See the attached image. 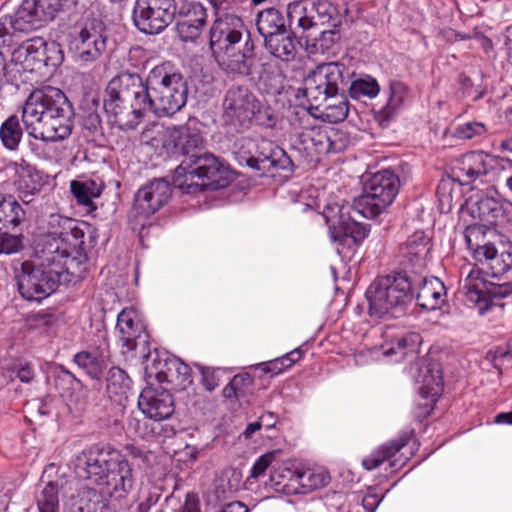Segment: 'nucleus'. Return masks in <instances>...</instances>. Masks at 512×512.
Returning <instances> with one entry per match:
<instances>
[{"mask_svg":"<svg viewBox=\"0 0 512 512\" xmlns=\"http://www.w3.org/2000/svg\"><path fill=\"white\" fill-rule=\"evenodd\" d=\"M83 224L59 214L48 219V233L36 248L33 259L21 263L16 273L20 295L27 301L40 302L60 284L76 283L88 269L83 251Z\"/></svg>","mask_w":512,"mask_h":512,"instance_id":"obj_1","label":"nucleus"},{"mask_svg":"<svg viewBox=\"0 0 512 512\" xmlns=\"http://www.w3.org/2000/svg\"><path fill=\"white\" fill-rule=\"evenodd\" d=\"M188 88L180 73L171 72L169 64L154 67L146 82L135 73L112 78L105 90L104 109L109 122L121 130L135 128L151 113L169 117L187 102Z\"/></svg>","mask_w":512,"mask_h":512,"instance_id":"obj_2","label":"nucleus"},{"mask_svg":"<svg viewBox=\"0 0 512 512\" xmlns=\"http://www.w3.org/2000/svg\"><path fill=\"white\" fill-rule=\"evenodd\" d=\"M78 478L88 481L102 497L126 498L133 490V468L122 453L109 445H94L76 455L72 462Z\"/></svg>","mask_w":512,"mask_h":512,"instance_id":"obj_3","label":"nucleus"},{"mask_svg":"<svg viewBox=\"0 0 512 512\" xmlns=\"http://www.w3.org/2000/svg\"><path fill=\"white\" fill-rule=\"evenodd\" d=\"M347 68L344 64L330 62L319 65L309 73L297 90L296 97L304 106V118L311 119V111L320 112V117L329 123L344 121L348 116L347 98L339 93L345 82Z\"/></svg>","mask_w":512,"mask_h":512,"instance_id":"obj_4","label":"nucleus"},{"mask_svg":"<svg viewBox=\"0 0 512 512\" xmlns=\"http://www.w3.org/2000/svg\"><path fill=\"white\" fill-rule=\"evenodd\" d=\"M73 115L66 95L54 87L32 92L22 108V121L28 135L48 142L70 136Z\"/></svg>","mask_w":512,"mask_h":512,"instance_id":"obj_5","label":"nucleus"},{"mask_svg":"<svg viewBox=\"0 0 512 512\" xmlns=\"http://www.w3.org/2000/svg\"><path fill=\"white\" fill-rule=\"evenodd\" d=\"M229 165L211 153L191 155L174 171L173 184L183 194L197 196L219 190L233 181Z\"/></svg>","mask_w":512,"mask_h":512,"instance_id":"obj_6","label":"nucleus"},{"mask_svg":"<svg viewBox=\"0 0 512 512\" xmlns=\"http://www.w3.org/2000/svg\"><path fill=\"white\" fill-rule=\"evenodd\" d=\"M415 281L407 271L378 277L365 293L369 315L378 319L403 315L414 298Z\"/></svg>","mask_w":512,"mask_h":512,"instance_id":"obj_7","label":"nucleus"},{"mask_svg":"<svg viewBox=\"0 0 512 512\" xmlns=\"http://www.w3.org/2000/svg\"><path fill=\"white\" fill-rule=\"evenodd\" d=\"M346 9H341L329 0H300L286 7L289 27L294 34L309 38L320 25L337 27L341 24Z\"/></svg>","mask_w":512,"mask_h":512,"instance_id":"obj_8","label":"nucleus"},{"mask_svg":"<svg viewBox=\"0 0 512 512\" xmlns=\"http://www.w3.org/2000/svg\"><path fill=\"white\" fill-rule=\"evenodd\" d=\"M400 187L398 176L391 170L375 173L364 187V192L353 204L352 211L367 219H376L395 200Z\"/></svg>","mask_w":512,"mask_h":512,"instance_id":"obj_9","label":"nucleus"},{"mask_svg":"<svg viewBox=\"0 0 512 512\" xmlns=\"http://www.w3.org/2000/svg\"><path fill=\"white\" fill-rule=\"evenodd\" d=\"M343 209L338 204L327 205L323 215L329 225L330 237L337 254L343 259H350L360 243L368 236L370 229L366 224L345 217Z\"/></svg>","mask_w":512,"mask_h":512,"instance_id":"obj_10","label":"nucleus"},{"mask_svg":"<svg viewBox=\"0 0 512 512\" xmlns=\"http://www.w3.org/2000/svg\"><path fill=\"white\" fill-rule=\"evenodd\" d=\"M462 290L466 301L472 304L480 315L499 308H503L501 300L512 294V283H494L483 277V272L472 267L465 277Z\"/></svg>","mask_w":512,"mask_h":512,"instance_id":"obj_11","label":"nucleus"},{"mask_svg":"<svg viewBox=\"0 0 512 512\" xmlns=\"http://www.w3.org/2000/svg\"><path fill=\"white\" fill-rule=\"evenodd\" d=\"M70 48L83 63L97 60L105 51L107 35L105 25L97 19L76 24L68 34Z\"/></svg>","mask_w":512,"mask_h":512,"instance_id":"obj_12","label":"nucleus"},{"mask_svg":"<svg viewBox=\"0 0 512 512\" xmlns=\"http://www.w3.org/2000/svg\"><path fill=\"white\" fill-rule=\"evenodd\" d=\"M464 236L472 258L485 264L489 275L496 278L512 268V249L499 253L494 244L483 242L484 233L481 226H468Z\"/></svg>","mask_w":512,"mask_h":512,"instance_id":"obj_13","label":"nucleus"},{"mask_svg":"<svg viewBox=\"0 0 512 512\" xmlns=\"http://www.w3.org/2000/svg\"><path fill=\"white\" fill-rule=\"evenodd\" d=\"M413 432L401 433L396 439L390 440L372 451L362 459V466L366 470H373L385 465L386 475L402 468L413 454Z\"/></svg>","mask_w":512,"mask_h":512,"instance_id":"obj_14","label":"nucleus"},{"mask_svg":"<svg viewBox=\"0 0 512 512\" xmlns=\"http://www.w3.org/2000/svg\"><path fill=\"white\" fill-rule=\"evenodd\" d=\"M421 342L420 334L411 332L397 338L395 341L358 350L354 354V362L357 366L367 365L375 361L399 362L409 356L417 355Z\"/></svg>","mask_w":512,"mask_h":512,"instance_id":"obj_15","label":"nucleus"},{"mask_svg":"<svg viewBox=\"0 0 512 512\" xmlns=\"http://www.w3.org/2000/svg\"><path fill=\"white\" fill-rule=\"evenodd\" d=\"M174 0H136L133 22L145 34L161 33L175 18Z\"/></svg>","mask_w":512,"mask_h":512,"instance_id":"obj_16","label":"nucleus"},{"mask_svg":"<svg viewBox=\"0 0 512 512\" xmlns=\"http://www.w3.org/2000/svg\"><path fill=\"white\" fill-rule=\"evenodd\" d=\"M223 118L236 128L247 127L260 112L261 103L245 86L229 88L223 99Z\"/></svg>","mask_w":512,"mask_h":512,"instance_id":"obj_17","label":"nucleus"},{"mask_svg":"<svg viewBox=\"0 0 512 512\" xmlns=\"http://www.w3.org/2000/svg\"><path fill=\"white\" fill-rule=\"evenodd\" d=\"M216 15L209 38L212 55L235 50L241 43L245 30L240 17L230 13L219 15L218 8Z\"/></svg>","mask_w":512,"mask_h":512,"instance_id":"obj_18","label":"nucleus"},{"mask_svg":"<svg viewBox=\"0 0 512 512\" xmlns=\"http://www.w3.org/2000/svg\"><path fill=\"white\" fill-rule=\"evenodd\" d=\"M172 190L168 181L154 179L138 189L134 196L132 213L134 217L146 220L171 198Z\"/></svg>","mask_w":512,"mask_h":512,"instance_id":"obj_19","label":"nucleus"},{"mask_svg":"<svg viewBox=\"0 0 512 512\" xmlns=\"http://www.w3.org/2000/svg\"><path fill=\"white\" fill-rule=\"evenodd\" d=\"M412 376L419 385L418 390L425 400L423 405L426 414H429L443 392V377L439 363L421 359L415 369L412 368Z\"/></svg>","mask_w":512,"mask_h":512,"instance_id":"obj_20","label":"nucleus"},{"mask_svg":"<svg viewBox=\"0 0 512 512\" xmlns=\"http://www.w3.org/2000/svg\"><path fill=\"white\" fill-rule=\"evenodd\" d=\"M245 146L250 154L246 162L253 168L264 171H269L271 168L285 170L291 164L286 152L270 140L247 139L245 140Z\"/></svg>","mask_w":512,"mask_h":512,"instance_id":"obj_21","label":"nucleus"},{"mask_svg":"<svg viewBox=\"0 0 512 512\" xmlns=\"http://www.w3.org/2000/svg\"><path fill=\"white\" fill-rule=\"evenodd\" d=\"M495 165L494 158L484 151H471L457 158L452 173L461 185H468L486 175Z\"/></svg>","mask_w":512,"mask_h":512,"instance_id":"obj_22","label":"nucleus"},{"mask_svg":"<svg viewBox=\"0 0 512 512\" xmlns=\"http://www.w3.org/2000/svg\"><path fill=\"white\" fill-rule=\"evenodd\" d=\"M138 408L149 419L163 421L174 412V401L167 389L148 384L138 399Z\"/></svg>","mask_w":512,"mask_h":512,"instance_id":"obj_23","label":"nucleus"},{"mask_svg":"<svg viewBox=\"0 0 512 512\" xmlns=\"http://www.w3.org/2000/svg\"><path fill=\"white\" fill-rule=\"evenodd\" d=\"M66 0H24L19 9V20L31 31L41 26L42 22L52 20L61 10Z\"/></svg>","mask_w":512,"mask_h":512,"instance_id":"obj_24","label":"nucleus"},{"mask_svg":"<svg viewBox=\"0 0 512 512\" xmlns=\"http://www.w3.org/2000/svg\"><path fill=\"white\" fill-rule=\"evenodd\" d=\"M116 330L122 348L126 351L134 350L137 340L145 334V323L141 313L134 307L124 308L118 314Z\"/></svg>","mask_w":512,"mask_h":512,"instance_id":"obj_25","label":"nucleus"},{"mask_svg":"<svg viewBox=\"0 0 512 512\" xmlns=\"http://www.w3.org/2000/svg\"><path fill=\"white\" fill-rule=\"evenodd\" d=\"M213 57L227 74L247 76L252 73L253 44L249 38L245 41L242 51L238 46L235 50L218 53Z\"/></svg>","mask_w":512,"mask_h":512,"instance_id":"obj_26","label":"nucleus"},{"mask_svg":"<svg viewBox=\"0 0 512 512\" xmlns=\"http://www.w3.org/2000/svg\"><path fill=\"white\" fill-rule=\"evenodd\" d=\"M429 242V237L423 231H417L407 239L401 248L405 271L410 269L413 273L420 274L425 269Z\"/></svg>","mask_w":512,"mask_h":512,"instance_id":"obj_27","label":"nucleus"},{"mask_svg":"<svg viewBox=\"0 0 512 512\" xmlns=\"http://www.w3.org/2000/svg\"><path fill=\"white\" fill-rule=\"evenodd\" d=\"M417 286L416 300L425 310L441 308L446 303L447 292L444 283L437 277H412Z\"/></svg>","mask_w":512,"mask_h":512,"instance_id":"obj_28","label":"nucleus"},{"mask_svg":"<svg viewBox=\"0 0 512 512\" xmlns=\"http://www.w3.org/2000/svg\"><path fill=\"white\" fill-rule=\"evenodd\" d=\"M203 142L200 131L189 125L167 127L163 148L177 153L188 154Z\"/></svg>","mask_w":512,"mask_h":512,"instance_id":"obj_29","label":"nucleus"},{"mask_svg":"<svg viewBox=\"0 0 512 512\" xmlns=\"http://www.w3.org/2000/svg\"><path fill=\"white\" fill-rule=\"evenodd\" d=\"M298 475L299 461H278L272 468L270 481L275 491L286 495H296L299 488Z\"/></svg>","mask_w":512,"mask_h":512,"instance_id":"obj_30","label":"nucleus"},{"mask_svg":"<svg viewBox=\"0 0 512 512\" xmlns=\"http://www.w3.org/2000/svg\"><path fill=\"white\" fill-rule=\"evenodd\" d=\"M408 99V87L400 81H391L387 103L375 113V119L379 125L382 127L388 126Z\"/></svg>","mask_w":512,"mask_h":512,"instance_id":"obj_31","label":"nucleus"},{"mask_svg":"<svg viewBox=\"0 0 512 512\" xmlns=\"http://www.w3.org/2000/svg\"><path fill=\"white\" fill-rule=\"evenodd\" d=\"M309 120L306 119V122ZM298 139L303 149L310 156H320L329 153V136L327 128L305 124L303 130L298 133Z\"/></svg>","mask_w":512,"mask_h":512,"instance_id":"obj_32","label":"nucleus"},{"mask_svg":"<svg viewBox=\"0 0 512 512\" xmlns=\"http://www.w3.org/2000/svg\"><path fill=\"white\" fill-rule=\"evenodd\" d=\"M106 331L99 330V338L102 342L94 351H81L74 356V362L87 374L97 378L102 371V366L107 357L108 344L106 342Z\"/></svg>","mask_w":512,"mask_h":512,"instance_id":"obj_33","label":"nucleus"},{"mask_svg":"<svg viewBox=\"0 0 512 512\" xmlns=\"http://www.w3.org/2000/svg\"><path fill=\"white\" fill-rule=\"evenodd\" d=\"M103 188L104 184L98 179L83 178L73 180L70 183L71 193L78 205L85 207L87 211H94L96 209L93 200L100 197Z\"/></svg>","mask_w":512,"mask_h":512,"instance_id":"obj_34","label":"nucleus"},{"mask_svg":"<svg viewBox=\"0 0 512 512\" xmlns=\"http://www.w3.org/2000/svg\"><path fill=\"white\" fill-rule=\"evenodd\" d=\"M44 51L45 39L35 37L21 43L13 55L17 61L23 62L27 68L32 66L31 69H38L43 66Z\"/></svg>","mask_w":512,"mask_h":512,"instance_id":"obj_35","label":"nucleus"},{"mask_svg":"<svg viewBox=\"0 0 512 512\" xmlns=\"http://www.w3.org/2000/svg\"><path fill=\"white\" fill-rule=\"evenodd\" d=\"M164 353H169L166 350L154 349L143 357L142 365L144 369V378L148 384L153 385L154 382L164 383L167 380L165 370L170 359H165Z\"/></svg>","mask_w":512,"mask_h":512,"instance_id":"obj_36","label":"nucleus"},{"mask_svg":"<svg viewBox=\"0 0 512 512\" xmlns=\"http://www.w3.org/2000/svg\"><path fill=\"white\" fill-rule=\"evenodd\" d=\"M264 45L271 55L282 61L293 60L296 55L294 38L286 29L265 39Z\"/></svg>","mask_w":512,"mask_h":512,"instance_id":"obj_37","label":"nucleus"},{"mask_svg":"<svg viewBox=\"0 0 512 512\" xmlns=\"http://www.w3.org/2000/svg\"><path fill=\"white\" fill-rule=\"evenodd\" d=\"M330 481L327 471L322 468H311L299 461V488L297 494H306L326 486Z\"/></svg>","mask_w":512,"mask_h":512,"instance_id":"obj_38","label":"nucleus"},{"mask_svg":"<svg viewBox=\"0 0 512 512\" xmlns=\"http://www.w3.org/2000/svg\"><path fill=\"white\" fill-rule=\"evenodd\" d=\"M165 359H170L168 368L165 370V376L167 380L164 383L172 384L180 389H185L187 386L192 384L191 368L184 363L180 358L170 354H163Z\"/></svg>","mask_w":512,"mask_h":512,"instance_id":"obj_39","label":"nucleus"},{"mask_svg":"<svg viewBox=\"0 0 512 512\" xmlns=\"http://www.w3.org/2000/svg\"><path fill=\"white\" fill-rule=\"evenodd\" d=\"M25 218V210L13 197L0 195V229H14Z\"/></svg>","mask_w":512,"mask_h":512,"instance_id":"obj_40","label":"nucleus"},{"mask_svg":"<svg viewBox=\"0 0 512 512\" xmlns=\"http://www.w3.org/2000/svg\"><path fill=\"white\" fill-rule=\"evenodd\" d=\"M19 9L13 16H3L0 18V46L11 47L17 44L18 33H28L31 31L30 27H26L19 20Z\"/></svg>","mask_w":512,"mask_h":512,"instance_id":"obj_41","label":"nucleus"},{"mask_svg":"<svg viewBox=\"0 0 512 512\" xmlns=\"http://www.w3.org/2000/svg\"><path fill=\"white\" fill-rule=\"evenodd\" d=\"M256 26L264 40L286 29L282 14L275 8L259 12Z\"/></svg>","mask_w":512,"mask_h":512,"instance_id":"obj_42","label":"nucleus"},{"mask_svg":"<svg viewBox=\"0 0 512 512\" xmlns=\"http://www.w3.org/2000/svg\"><path fill=\"white\" fill-rule=\"evenodd\" d=\"M380 85L371 75H361L349 86V94L355 100L374 99L380 93Z\"/></svg>","mask_w":512,"mask_h":512,"instance_id":"obj_43","label":"nucleus"},{"mask_svg":"<svg viewBox=\"0 0 512 512\" xmlns=\"http://www.w3.org/2000/svg\"><path fill=\"white\" fill-rule=\"evenodd\" d=\"M302 355L303 353L301 348H296L284 354L281 357L259 363L255 365V368L260 369L263 373L270 374L271 376H276L290 368L297 361H299L302 358Z\"/></svg>","mask_w":512,"mask_h":512,"instance_id":"obj_44","label":"nucleus"},{"mask_svg":"<svg viewBox=\"0 0 512 512\" xmlns=\"http://www.w3.org/2000/svg\"><path fill=\"white\" fill-rule=\"evenodd\" d=\"M63 484L48 482L36 497L39 512H59V489Z\"/></svg>","mask_w":512,"mask_h":512,"instance_id":"obj_45","label":"nucleus"},{"mask_svg":"<svg viewBox=\"0 0 512 512\" xmlns=\"http://www.w3.org/2000/svg\"><path fill=\"white\" fill-rule=\"evenodd\" d=\"M23 131L18 116L11 115L0 127V139L9 150H15L22 138Z\"/></svg>","mask_w":512,"mask_h":512,"instance_id":"obj_46","label":"nucleus"},{"mask_svg":"<svg viewBox=\"0 0 512 512\" xmlns=\"http://www.w3.org/2000/svg\"><path fill=\"white\" fill-rule=\"evenodd\" d=\"M15 185L21 200L25 204L30 203L32 201V196L40 190L38 176L32 174L29 170H23L18 174V179L16 180Z\"/></svg>","mask_w":512,"mask_h":512,"instance_id":"obj_47","label":"nucleus"},{"mask_svg":"<svg viewBox=\"0 0 512 512\" xmlns=\"http://www.w3.org/2000/svg\"><path fill=\"white\" fill-rule=\"evenodd\" d=\"M131 379L124 370L113 367L109 370L107 378V391L110 396H125L130 389Z\"/></svg>","mask_w":512,"mask_h":512,"instance_id":"obj_48","label":"nucleus"},{"mask_svg":"<svg viewBox=\"0 0 512 512\" xmlns=\"http://www.w3.org/2000/svg\"><path fill=\"white\" fill-rule=\"evenodd\" d=\"M253 384L249 373H239L224 387L223 395L227 399H239L244 397Z\"/></svg>","mask_w":512,"mask_h":512,"instance_id":"obj_49","label":"nucleus"},{"mask_svg":"<svg viewBox=\"0 0 512 512\" xmlns=\"http://www.w3.org/2000/svg\"><path fill=\"white\" fill-rule=\"evenodd\" d=\"M178 18L184 20H190L192 24L206 25L207 11L202 3L197 1H189L182 3L178 9H176Z\"/></svg>","mask_w":512,"mask_h":512,"instance_id":"obj_50","label":"nucleus"},{"mask_svg":"<svg viewBox=\"0 0 512 512\" xmlns=\"http://www.w3.org/2000/svg\"><path fill=\"white\" fill-rule=\"evenodd\" d=\"M201 375V384L208 392H213L221 382L223 375L230 372V369L223 367H208L201 364H195Z\"/></svg>","mask_w":512,"mask_h":512,"instance_id":"obj_51","label":"nucleus"},{"mask_svg":"<svg viewBox=\"0 0 512 512\" xmlns=\"http://www.w3.org/2000/svg\"><path fill=\"white\" fill-rule=\"evenodd\" d=\"M167 127H164L160 123H152L144 128L141 133V142L158 148L163 147V140L166 139Z\"/></svg>","mask_w":512,"mask_h":512,"instance_id":"obj_52","label":"nucleus"},{"mask_svg":"<svg viewBox=\"0 0 512 512\" xmlns=\"http://www.w3.org/2000/svg\"><path fill=\"white\" fill-rule=\"evenodd\" d=\"M280 455V450H272L258 457L251 467L250 477L258 478L263 475L270 466L273 468V466L278 462Z\"/></svg>","mask_w":512,"mask_h":512,"instance_id":"obj_53","label":"nucleus"},{"mask_svg":"<svg viewBox=\"0 0 512 512\" xmlns=\"http://www.w3.org/2000/svg\"><path fill=\"white\" fill-rule=\"evenodd\" d=\"M189 21L190 20L178 18L176 22V32L183 42L196 40L201 35L204 28V25L199 23L192 24Z\"/></svg>","mask_w":512,"mask_h":512,"instance_id":"obj_54","label":"nucleus"},{"mask_svg":"<svg viewBox=\"0 0 512 512\" xmlns=\"http://www.w3.org/2000/svg\"><path fill=\"white\" fill-rule=\"evenodd\" d=\"M486 133V126L481 122H466L455 129V136L459 139L470 140L482 137Z\"/></svg>","mask_w":512,"mask_h":512,"instance_id":"obj_55","label":"nucleus"},{"mask_svg":"<svg viewBox=\"0 0 512 512\" xmlns=\"http://www.w3.org/2000/svg\"><path fill=\"white\" fill-rule=\"evenodd\" d=\"M44 62L43 66L56 68L63 61V52L60 45L55 41L47 42L45 40V51H44Z\"/></svg>","mask_w":512,"mask_h":512,"instance_id":"obj_56","label":"nucleus"},{"mask_svg":"<svg viewBox=\"0 0 512 512\" xmlns=\"http://www.w3.org/2000/svg\"><path fill=\"white\" fill-rule=\"evenodd\" d=\"M23 247L22 238L7 232L0 233V254L10 255L19 252Z\"/></svg>","mask_w":512,"mask_h":512,"instance_id":"obj_57","label":"nucleus"},{"mask_svg":"<svg viewBox=\"0 0 512 512\" xmlns=\"http://www.w3.org/2000/svg\"><path fill=\"white\" fill-rule=\"evenodd\" d=\"M329 136V152L338 153L346 148L348 145V138L341 131L335 129H327Z\"/></svg>","mask_w":512,"mask_h":512,"instance_id":"obj_58","label":"nucleus"},{"mask_svg":"<svg viewBox=\"0 0 512 512\" xmlns=\"http://www.w3.org/2000/svg\"><path fill=\"white\" fill-rule=\"evenodd\" d=\"M477 205L481 218H486L489 215L496 217L499 212V203L493 197H483L477 202Z\"/></svg>","mask_w":512,"mask_h":512,"instance_id":"obj_59","label":"nucleus"},{"mask_svg":"<svg viewBox=\"0 0 512 512\" xmlns=\"http://www.w3.org/2000/svg\"><path fill=\"white\" fill-rule=\"evenodd\" d=\"M383 499L384 495L379 496L374 488H369L367 494L362 498V506L368 512H375Z\"/></svg>","mask_w":512,"mask_h":512,"instance_id":"obj_60","label":"nucleus"},{"mask_svg":"<svg viewBox=\"0 0 512 512\" xmlns=\"http://www.w3.org/2000/svg\"><path fill=\"white\" fill-rule=\"evenodd\" d=\"M17 377L23 383L31 382L34 378L33 367L28 363L21 365L17 371Z\"/></svg>","mask_w":512,"mask_h":512,"instance_id":"obj_61","label":"nucleus"},{"mask_svg":"<svg viewBox=\"0 0 512 512\" xmlns=\"http://www.w3.org/2000/svg\"><path fill=\"white\" fill-rule=\"evenodd\" d=\"M159 500V494L149 493L147 497L142 500L137 506V512H149L152 506H154Z\"/></svg>","mask_w":512,"mask_h":512,"instance_id":"obj_62","label":"nucleus"},{"mask_svg":"<svg viewBox=\"0 0 512 512\" xmlns=\"http://www.w3.org/2000/svg\"><path fill=\"white\" fill-rule=\"evenodd\" d=\"M83 502L84 496L72 504L73 508L70 512H95L96 502H92L91 498H89V503L84 504Z\"/></svg>","mask_w":512,"mask_h":512,"instance_id":"obj_63","label":"nucleus"},{"mask_svg":"<svg viewBox=\"0 0 512 512\" xmlns=\"http://www.w3.org/2000/svg\"><path fill=\"white\" fill-rule=\"evenodd\" d=\"M182 512H200L198 499L193 495H188L183 505Z\"/></svg>","mask_w":512,"mask_h":512,"instance_id":"obj_64","label":"nucleus"}]
</instances>
